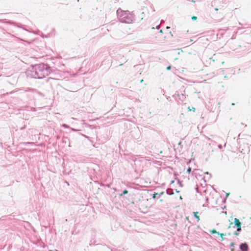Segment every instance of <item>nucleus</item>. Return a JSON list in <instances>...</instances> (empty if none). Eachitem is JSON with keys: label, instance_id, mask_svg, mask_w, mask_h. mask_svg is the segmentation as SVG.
Wrapping results in <instances>:
<instances>
[{"label": "nucleus", "instance_id": "f257e3e1", "mask_svg": "<svg viewBox=\"0 0 251 251\" xmlns=\"http://www.w3.org/2000/svg\"><path fill=\"white\" fill-rule=\"evenodd\" d=\"M118 16L121 18L122 21L126 23H130L132 20V14L129 11H124L119 8L117 11Z\"/></svg>", "mask_w": 251, "mask_h": 251}, {"label": "nucleus", "instance_id": "f03ea898", "mask_svg": "<svg viewBox=\"0 0 251 251\" xmlns=\"http://www.w3.org/2000/svg\"><path fill=\"white\" fill-rule=\"evenodd\" d=\"M234 221L235 226L237 227V230L234 233V234L235 235L238 236L239 235V232H240L241 230V223H240L239 220L237 218H235Z\"/></svg>", "mask_w": 251, "mask_h": 251}, {"label": "nucleus", "instance_id": "7ed1b4c3", "mask_svg": "<svg viewBox=\"0 0 251 251\" xmlns=\"http://www.w3.org/2000/svg\"><path fill=\"white\" fill-rule=\"evenodd\" d=\"M150 10H151V5L144 6L143 8L142 14L145 15L146 14H149L150 13Z\"/></svg>", "mask_w": 251, "mask_h": 251}, {"label": "nucleus", "instance_id": "20e7f679", "mask_svg": "<svg viewBox=\"0 0 251 251\" xmlns=\"http://www.w3.org/2000/svg\"><path fill=\"white\" fill-rule=\"evenodd\" d=\"M240 248L242 251H247L248 250V246L246 243H242L240 245Z\"/></svg>", "mask_w": 251, "mask_h": 251}, {"label": "nucleus", "instance_id": "39448f33", "mask_svg": "<svg viewBox=\"0 0 251 251\" xmlns=\"http://www.w3.org/2000/svg\"><path fill=\"white\" fill-rule=\"evenodd\" d=\"M194 217L197 219L198 221L200 220V218L199 216H198V212H194Z\"/></svg>", "mask_w": 251, "mask_h": 251}, {"label": "nucleus", "instance_id": "423d86ee", "mask_svg": "<svg viewBox=\"0 0 251 251\" xmlns=\"http://www.w3.org/2000/svg\"><path fill=\"white\" fill-rule=\"evenodd\" d=\"M163 194V193H160V194H158V193H154V194L153 195V196H152V198H153V199H155V198H156V197H157V195H162V194Z\"/></svg>", "mask_w": 251, "mask_h": 251}, {"label": "nucleus", "instance_id": "0eeeda50", "mask_svg": "<svg viewBox=\"0 0 251 251\" xmlns=\"http://www.w3.org/2000/svg\"><path fill=\"white\" fill-rule=\"evenodd\" d=\"M210 233L211 234H219V232H217L215 229H212L210 231Z\"/></svg>", "mask_w": 251, "mask_h": 251}, {"label": "nucleus", "instance_id": "6e6552de", "mask_svg": "<svg viewBox=\"0 0 251 251\" xmlns=\"http://www.w3.org/2000/svg\"><path fill=\"white\" fill-rule=\"evenodd\" d=\"M221 238V241H224V236L225 235V234H224V233H219L218 234Z\"/></svg>", "mask_w": 251, "mask_h": 251}, {"label": "nucleus", "instance_id": "1a4fd4ad", "mask_svg": "<svg viewBox=\"0 0 251 251\" xmlns=\"http://www.w3.org/2000/svg\"><path fill=\"white\" fill-rule=\"evenodd\" d=\"M188 110L189 111H193V112H195V107H192L191 108L190 107H188Z\"/></svg>", "mask_w": 251, "mask_h": 251}, {"label": "nucleus", "instance_id": "9d476101", "mask_svg": "<svg viewBox=\"0 0 251 251\" xmlns=\"http://www.w3.org/2000/svg\"><path fill=\"white\" fill-rule=\"evenodd\" d=\"M128 193V191L127 190H125L123 192V194H121L120 196H122L123 195H125V194H127Z\"/></svg>", "mask_w": 251, "mask_h": 251}, {"label": "nucleus", "instance_id": "9b49d317", "mask_svg": "<svg viewBox=\"0 0 251 251\" xmlns=\"http://www.w3.org/2000/svg\"><path fill=\"white\" fill-rule=\"evenodd\" d=\"M191 167H189L187 170V172L189 174L191 173Z\"/></svg>", "mask_w": 251, "mask_h": 251}, {"label": "nucleus", "instance_id": "f8f14e48", "mask_svg": "<svg viewBox=\"0 0 251 251\" xmlns=\"http://www.w3.org/2000/svg\"><path fill=\"white\" fill-rule=\"evenodd\" d=\"M192 19L193 20H197V17L196 16H193L192 17Z\"/></svg>", "mask_w": 251, "mask_h": 251}, {"label": "nucleus", "instance_id": "ddd939ff", "mask_svg": "<svg viewBox=\"0 0 251 251\" xmlns=\"http://www.w3.org/2000/svg\"><path fill=\"white\" fill-rule=\"evenodd\" d=\"M234 244L233 243H230V246H231V247H233V246H234Z\"/></svg>", "mask_w": 251, "mask_h": 251}, {"label": "nucleus", "instance_id": "4468645a", "mask_svg": "<svg viewBox=\"0 0 251 251\" xmlns=\"http://www.w3.org/2000/svg\"><path fill=\"white\" fill-rule=\"evenodd\" d=\"M167 70H170V69H171V66H169V67H167Z\"/></svg>", "mask_w": 251, "mask_h": 251}, {"label": "nucleus", "instance_id": "2eb2a0df", "mask_svg": "<svg viewBox=\"0 0 251 251\" xmlns=\"http://www.w3.org/2000/svg\"><path fill=\"white\" fill-rule=\"evenodd\" d=\"M232 225V223H231L228 226V228H229L230 227V226Z\"/></svg>", "mask_w": 251, "mask_h": 251}, {"label": "nucleus", "instance_id": "dca6fc26", "mask_svg": "<svg viewBox=\"0 0 251 251\" xmlns=\"http://www.w3.org/2000/svg\"><path fill=\"white\" fill-rule=\"evenodd\" d=\"M215 11H218V8H215Z\"/></svg>", "mask_w": 251, "mask_h": 251}, {"label": "nucleus", "instance_id": "f3484780", "mask_svg": "<svg viewBox=\"0 0 251 251\" xmlns=\"http://www.w3.org/2000/svg\"><path fill=\"white\" fill-rule=\"evenodd\" d=\"M192 1L193 2H194V3H195V1H194V0H192Z\"/></svg>", "mask_w": 251, "mask_h": 251}, {"label": "nucleus", "instance_id": "a211bd4d", "mask_svg": "<svg viewBox=\"0 0 251 251\" xmlns=\"http://www.w3.org/2000/svg\"><path fill=\"white\" fill-rule=\"evenodd\" d=\"M160 32L162 33V30H160Z\"/></svg>", "mask_w": 251, "mask_h": 251}, {"label": "nucleus", "instance_id": "6ab92c4d", "mask_svg": "<svg viewBox=\"0 0 251 251\" xmlns=\"http://www.w3.org/2000/svg\"><path fill=\"white\" fill-rule=\"evenodd\" d=\"M143 81V79H142V80L140 81V82H142Z\"/></svg>", "mask_w": 251, "mask_h": 251}]
</instances>
